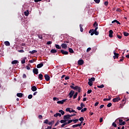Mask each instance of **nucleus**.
<instances>
[{
	"mask_svg": "<svg viewBox=\"0 0 129 129\" xmlns=\"http://www.w3.org/2000/svg\"><path fill=\"white\" fill-rule=\"evenodd\" d=\"M70 87H71V88L72 89H73L74 90L77 91L79 93L81 92L82 89L79 86H76L75 87H74L71 85V86H70Z\"/></svg>",
	"mask_w": 129,
	"mask_h": 129,
	"instance_id": "1",
	"label": "nucleus"
},
{
	"mask_svg": "<svg viewBox=\"0 0 129 129\" xmlns=\"http://www.w3.org/2000/svg\"><path fill=\"white\" fill-rule=\"evenodd\" d=\"M120 100V97L118 96L115 98H113V99H112V102H113L114 103H116L119 101Z\"/></svg>",
	"mask_w": 129,
	"mask_h": 129,
	"instance_id": "2",
	"label": "nucleus"
},
{
	"mask_svg": "<svg viewBox=\"0 0 129 129\" xmlns=\"http://www.w3.org/2000/svg\"><path fill=\"white\" fill-rule=\"evenodd\" d=\"M71 117H70V114H67L66 115H64L63 119L66 120H69V119H71Z\"/></svg>",
	"mask_w": 129,
	"mask_h": 129,
	"instance_id": "3",
	"label": "nucleus"
},
{
	"mask_svg": "<svg viewBox=\"0 0 129 129\" xmlns=\"http://www.w3.org/2000/svg\"><path fill=\"white\" fill-rule=\"evenodd\" d=\"M113 53H114L113 59H118L119 56V54L116 53L115 52H114V51H113Z\"/></svg>",
	"mask_w": 129,
	"mask_h": 129,
	"instance_id": "4",
	"label": "nucleus"
},
{
	"mask_svg": "<svg viewBox=\"0 0 129 129\" xmlns=\"http://www.w3.org/2000/svg\"><path fill=\"white\" fill-rule=\"evenodd\" d=\"M74 94H75V91H73V90H71V91L70 92L69 94V98H72L73 96V95H74Z\"/></svg>",
	"mask_w": 129,
	"mask_h": 129,
	"instance_id": "5",
	"label": "nucleus"
},
{
	"mask_svg": "<svg viewBox=\"0 0 129 129\" xmlns=\"http://www.w3.org/2000/svg\"><path fill=\"white\" fill-rule=\"evenodd\" d=\"M68 100V99H64L62 100H60V101H58L57 102V104H63L64 102H66V101Z\"/></svg>",
	"mask_w": 129,
	"mask_h": 129,
	"instance_id": "6",
	"label": "nucleus"
},
{
	"mask_svg": "<svg viewBox=\"0 0 129 129\" xmlns=\"http://www.w3.org/2000/svg\"><path fill=\"white\" fill-rule=\"evenodd\" d=\"M78 63L79 66H82L84 63L83 59H80L78 61Z\"/></svg>",
	"mask_w": 129,
	"mask_h": 129,
	"instance_id": "7",
	"label": "nucleus"
},
{
	"mask_svg": "<svg viewBox=\"0 0 129 129\" xmlns=\"http://www.w3.org/2000/svg\"><path fill=\"white\" fill-rule=\"evenodd\" d=\"M119 125H124L125 122L124 121H123L122 119H119Z\"/></svg>",
	"mask_w": 129,
	"mask_h": 129,
	"instance_id": "8",
	"label": "nucleus"
},
{
	"mask_svg": "<svg viewBox=\"0 0 129 129\" xmlns=\"http://www.w3.org/2000/svg\"><path fill=\"white\" fill-rule=\"evenodd\" d=\"M89 34H91V36H93L94 34L95 35L97 36L98 34H99V32L98 31H94V32H91V33H89Z\"/></svg>",
	"mask_w": 129,
	"mask_h": 129,
	"instance_id": "9",
	"label": "nucleus"
},
{
	"mask_svg": "<svg viewBox=\"0 0 129 129\" xmlns=\"http://www.w3.org/2000/svg\"><path fill=\"white\" fill-rule=\"evenodd\" d=\"M44 77L46 81H49L50 80V77L49 75L47 74L44 75Z\"/></svg>",
	"mask_w": 129,
	"mask_h": 129,
	"instance_id": "10",
	"label": "nucleus"
},
{
	"mask_svg": "<svg viewBox=\"0 0 129 129\" xmlns=\"http://www.w3.org/2000/svg\"><path fill=\"white\" fill-rule=\"evenodd\" d=\"M60 53H61L63 55H68L69 54L68 51H64L63 49L60 50Z\"/></svg>",
	"mask_w": 129,
	"mask_h": 129,
	"instance_id": "11",
	"label": "nucleus"
},
{
	"mask_svg": "<svg viewBox=\"0 0 129 129\" xmlns=\"http://www.w3.org/2000/svg\"><path fill=\"white\" fill-rule=\"evenodd\" d=\"M33 73H34V74L35 75H38V69L35 68V69H33Z\"/></svg>",
	"mask_w": 129,
	"mask_h": 129,
	"instance_id": "12",
	"label": "nucleus"
},
{
	"mask_svg": "<svg viewBox=\"0 0 129 129\" xmlns=\"http://www.w3.org/2000/svg\"><path fill=\"white\" fill-rule=\"evenodd\" d=\"M61 47L64 49H66L68 48V45L66 43H62L61 45Z\"/></svg>",
	"mask_w": 129,
	"mask_h": 129,
	"instance_id": "13",
	"label": "nucleus"
},
{
	"mask_svg": "<svg viewBox=\"0 0 129 129\" xmlns=\"http://www.w3.org/2000/svg\"><path fill=\"white\" fill-rule=\"evenodd\" d=\"M113 31L112 30H109V37L110 38L113 37Z\"/></svg>",
	"mask_w": 129,
	"mask_h": 129,
	"instance_id": "14",
	"label": "nucleus"
},
{
	"mask_svg": "<svg viewBox=\"0 0 129 129\" xmlns=\"http://www.w3.org/2000/svg\"><path fill=\"white\" fill-rule=\"evenodd\" d=\"M98 29V27H96L95 29H91L89 31V33H91V32H97V29Z\"/></svg>",
	"mask_w": 129,
	"mask_h": 129,
	"instance_id": "15",
	"label": "nucleus"
},
{
	"mask_svg": "<svg viewBox=\"0 0 129 129\" xmlns=\"http://www.w3.org/2000/svg\"><path fill=\"white\" fill-rule=\"evenodd\" d=\"M53 116H54V117H57L58 116L60 117L61 116V114L58 112H57L56 114L53 115Z\"/></svg>",
	"mask_w": 129,
	"mask_h": 129,
	"instance_id": "16",
	"label": "nucleus"
},
{
	"mask_svg": "<svg viewBox=\"0 0 129 129\" xmlns=\"http://www.w3.org/2000/svg\"><path fill=\"white\" fill-rule=\"evenodd\" d=\"M43 66V64L42 62H41V63L37 65V69H40V68H41Z\"/></svg>",
	"mask_w": 129,
	"mask_h": 129,
	"instance_id": "17",
	"label": "nucleus"
},
{
	"mask_svg": "<svg viewBox=\"0 0 129 129\" xmlns=\"http://www.w3.org/2000/svg\"><path fill=\"white\" fill-rule=\"evenodd\" d=\"M23 95V94L22 93H18L17 94V96L19 98H22Z\"/></svg>",
	"mask_w": 129,
	"mask_h": 129,
	"instance_id": "18",
	"label": "nucleus"
},
{
	"mask_svg": "<svg viewBox=\"0 0 129 129\" xmlns=\"http://www.w3.org/2000/svg\"><path fill=\"white\" fill-rule=\"evenodd\" d=\"M31 90L33 92H35V91H37V88L36 86H32V88H31Z\"/></svg>",
	"mask_w": 129,
	"mask_h": 129,
	"instance_id": "19",
	"label": "nucleus"
},
{
	"mask_svg": "<svg viewBox=\"0 0 129 129\" xmlns=\"http://www.w3.org/2000/svg\"><path fill=\"white\" fill-rule=\"evenodd\" d=\"M38 78H39V79L40 80H43V76L42 74H40L39 75H38Z\"/></svg>",
	"mask_w": 129,
	"mask_h": 129,
	"instance_id": "20",
	"label": "nucleus"
},
{
	"mask_svg": "<svg viewBox=\"0 0 129 129\" xmlns=\"http://www.w3.org/2000/svg\"><path fill=\"white\" fill-rule=\"evenodd\" d=\"M95 81V78L94 77H92L91 79H89V82H93Z\"/></svg>",
	"mask_w": 129,
	"mask_h": 129,
	"instance_id": "21",
	"label": "nucleus"
},
{
	"mask_svg": "<svg viewBox=\"0 0 129 129\" xmlns=\"http://www.w3.org/2000/svg\"><path fill=\"white\" fill-rule=\"evenodd\" d=\"M69 51L71 53H74V50H73V48H69Z\"/></svg>",
	"mask_w": 129,
	"mask_h": 129,
	"instance_id": "22",
	"label": "nucleus"
},
{
	"mask_svg": "<svg viewBox=\"0 0 129 129\" xmlns=\"http://www.w3.org/2000/svg\"><path fill=\"white\" fill-rule=\"evenodd\" d=\"M83 27V26L82 24L80 25L81 32H83V31H84V29H83V28H82Z\"/></svg>",
	"mask_w": 129,
	"mask_h": 129,
	"instance_id": "23",
	"label": "nucleus"
},
{
	"mask_svg": "<svg viewBox=\"0 0 129 129\" xmlns=\"http://www.w3.org/2000/svg\"><path fill=\"white\" fill-rule=\"evenodd\" d=\"M57 52V50L56 49H52L50 51V53H55Z\"/></svg>",
	"mask_w": 129,
	"mask_h": 129,
	"instance_id": "24",
	"label": "nucleus"
},
{
	"mask_svg": "<svg viewBox=\"0 0 129 129\" xmlns=\"http://www.w3.org/2000/svg\"><path fill=\"white\" fill-rule=\"evenodd\" d=\"M19 63V61L18 60H14V61H12V64H17Z\"/></svg>",
	"mask_w": 129,
	"mask_h": 129,
	"instance_id": "25",
	"label": "nucleus"
},
{
	"mask_svg": "<svg viewBox=\"0 0 129 129\" xmlns=\"http://www.w3.org/2000/svg\"><path fill=\"white\" fill-rule=\"evenodd\" d=\"M5 45L7 46H9L10 45L9 41L5 42Z\"/></svg>",
	"mask_w": 129,
	"mask_h": 129,
	"instance_id": "26",
	"label": "nucleus"
},
{
	"mask_svg": "<svg viewBox=\"0 0 129 129\" xmlns=\"http://www.w3.org/2000/svg\"><path fill=\"white\" fill-rule=\"evenodd\" d=\"M68 120H67L66 119H62L60 120V121H59V122H60V123H64V122H66V121H67Z\"/></svg>",
	"mask_w": 129,
	"mask_h": 129,
	"instance_id": "27",
	"label": "nucleus"
},
{
	"mask_svg": "<svg viewBox=\"0 0 129 129\" xmlns=\"http://www.w3.org/2000/svg\"><path fill=\"white\" fill-rule=\"evenodd\" d=\"M24 14H25L26 17H27L29 15V11H27V12L25 11V12H24Z\"/></svg>",
	"mask_w": 129,
	"mask_h": 129,
	"instance_id": "28",
	"label": "nucleus"
},
{
	"mask_svg": "<svg viewBox=\"0 0 129 129\" xmlns=\"http://www.w3.org/2000/svg\"><path fill=\"white\" fill-rule=\"evenodd\" d=\"M78 92L75 93V94L74 95V96H73V99H74L77 98V96H78Z\"/></svg>",
	"mask_w": 129,
	"mask_h": 129,
	"instance_id": "29",
	"label": "nucleus"
},
{
	"mask_svg": "<svg viewBox=\"0 0 129 129\" xmlns=\"http://www.w3.org/2000/svg\"><path fill=\"white\" fill-rule=\"evenodd\" d=\"M98 88L102 89L104 87V85L103 84H101L100 86H97Z\"/></svg>",
	"mask_w": 129,
	"mask_h": 129,
	"instance_id": "30",
	"label": "nucleus"
},
{
	"mask_svg": "<svg viewBox=\"0 0 129 129\" xmlns=\"http://www.w3.org/2000/svg\"><path fill=\"white\" fill-rule=\"evenodd\" d=\"M43 123L46 124H48V123H49V120H48V119L44 120Z\"/></svg>",
	"mask_w": 129,
	"mask_h": 129,
	"instance_id": "31",
	"label": "nucleus"
},
{
	"mask_svg": "<svg viewBox=\"0 0 129 129\" xmlns=\"http://www.w3.org/2000/svg\"><path fill=\"white\" fill-rule=\"evenodd\" d=\"M123 35L126 36V37H127V36H129V33H127L126 32H123Z\"/></svg>",
	"mask_w": 129,
	"mask_h": 129,
	"instance_id": "32",
	"label": "nucleus"
},
{
	"mask_svg": "<svg viewBox=\"0 0 129 129\" xmlns=\"http://www.w3.org/2000/svg\"><path fill=\"white\" fill-rule=\"evenodd\" d=\"M37 36L38 37V38H39V39H43L42 35H41V34H38V35H37Z\"/></svg>",
	"mask_w": 129,
	"mask_h": 129,
	"instance_id": "33",
	"label": "nucleus"
},
{
	"mask_svg": "<svg viewBox=\"0 0 129 129\" xmlns=\"http://www.w3.org/2000/svg\"><path fill=\"white\" fill-rule=\"evenodd\" d=\"M55 48H56L58 49H61V46H60L58 44H55Z\"/></svg>",
	"mask_w": 129,
	"mask_h": 129,
	"instance_id": "34",
	"label": "nucleus"
},
{
	"mask_svg": "<svg viewBox=\"0 0 129 129\" xmlns=\"http://www.w3.org/2000/svg\"><path fill=\"white\" fill-rule=\"evenodd\" d=\"M111 100V98H104L103 99V101H110Z\"/></svg>",
	"mask_w": 129,
	"mask_h": 129,
	"instance_id": "35",
	"label": "nucleus"
},
{
	"mask_svg": "<svg viewBox=\"0 0 129 129\" xmlns=\"http://www.w3.org/2000/svg\"><path fill=\"white\" fill-rule=\"evenodd\" d=\"M35 53H37V50H34L33 51H30V53H31V54H34Z\"/></svg>",
	"mask_w": 129,
	"mask_h": 129,
	"instance_id": "36",
	"label": "nucleus"
},
{
	"mask_svg": "<svg viewBox=\"0 0 129 129\" xmlns=\"http://www.w3.org/2000/svg\"><path fill=\"white\" fill-rule=\"evenodd\" d=\"M59 112H60L62 115H63L64 114H65V112L62 110H59Z\"/></svg>",
	"mask_w": 129,
	"mask_h": 129,
	"instance_id": "37",
	"label": "nucleus"
},
{
	"mask_svg": "<svg viewBox=\"0 0 129 129\" xmlns=\"http://www.w3.org/2000/svg\"><path fill=\"white\" fill-rule=\"evenodd\" d=\"M54 124V120L51 121L50 122H49L48 125H51Z\"/></svg>",
	"mask_w": 129,
	"mask_h": 129,
	"instance_id": "38",
	"label": "nucleus"
},
{
	"mask_svg": "<svg viewBox=\"0 0 129 129\" xmlns=\"http://www.w3.org/2000/svg\"><path fill=\"white\" fill-rule=\"evenodd\" d=\"M73 121L74 122V123L76 124L78 121H79V119H73Z\"/></svg>",
	"mask_w": 129,
	"mask_h": 129,
	"instance_id": "39",
	"label": "nucleus"
},
{
	"mask_svg": "<svg viewBox=\"0 0 129 129\" xmlns=\"http://www.w3.org/2000/svg\"><path fill=\"white\" fill-rule=\"evenodd\" d=\"M86 110H87V108H84V109H82L81 110V112L84 113V112L86 111Z\"/></svg>",
	"mask_w": 129,
	"mask_h": 129,
	"instance_id": "40",
	"label": "nucleus"
},
{
	"mask_svg": "<svg viewBox=\"0 0 129 129\" xmlns=\"http://www.w3.org/2000/svg\"><path fill=\"white\" fill-rule=\"evenodd\" d=\"M71 109V108H67L66 110V112H69L70 113H71V111L70 110Z\"/></svg>",
	"mask_w": 129,
	"mask_h": 129,
	"instance_id": "41",
	"label": "nucleus"
},
{
	"mask_svg": "<svg viewBox=\"0 0 129 129\" xmlns=\"http://www.w3.org/2000/svg\"><path fill=\"white\" fill-rule=\"evenodd\" d=\"M88 85H89L90 86H93V82H88Z\"/></svg>",
	"mask_w": 129,
	"mask_h": 129,
	"instance_id": "42",
	"label": "nucleus"
},
{
	"mask_svg": "<svg viewBox=\"0 0 129 129\" xmlns=\"http://www.w3.org/2000/svg\"><path fill=\"white\" fill-rule=\"evenodd\" d=\"M79 121H84V118L83 117H80V119H78Z\"/></svg>",
	"mask_w": 129,
	"mask_h": 129,
	"instance_id": "43",
	"label": "nucleus"
},
{
	"mask_svg": "<svg viewBox=\"0 0 129 129\" xmlns=\"http://www.w3.org/2000/svg\"><path fill=\"white\" fill-rule=\"evenodd\" d=\"M53 101H58L59 100V98H56V97H53Z\"/></svg>",
	"mask_w": 129,
	"mask_h": 129,
	"instance_id": "44",
	"label": "nucleus"
},
{
	"mask_svg": "<svg viewBox=\"0 0 129 129\" xmlns=\"http://www.w3.org/2000/svg\"><path fill=\"white\" fill-rule=\"evenodd\" d=\"M94 2L96 3V4H98L100 2V0H94Z\"/></svg>",
	"mask_w": 129,
	"mask_h": 129,
	"instance_id": "45",
	"label": "nucleus"
},
{
	"mask_svg": "<svg viewBox=\"0 0 129 129\" xmlns=\"http://www.w3.org/2000/svg\"><path fill=\"white\" fill-rule=\"evenodd\" d=\"M25 59H27L26 57H25L24 59H23L22 61H21V63L25 64Z\"/></svg>",
	"mask_w": 129,
	"mask_h": 129,
	"instance_id": "46",
	"label": "nucleus"
},
{
	"mask_svg": "<svg viewBox=\"0 0 129 129\" xmlns=\"http://www.w3.org/2000/svg\"><path fill=\"white\" fill-rule=\"evenodd\" d=\"M93 26L95 27H98V24L97 22H94V24H93Z\"/></svg>",
	"mask_w": 129,
	"mask_h": 129,
	"instance_id": "47",
	"label": "nucleus"
},
{
	"mask_svg": "<svg viewBox=\"0 0 129 129\" xmlns=\"http://www.w3.org/2000/svg\"><path fill=\"white\" fill-rule=\"evenodd\" d=\"M91 92H92V90H88L87 93L88 94H90Z\"/></svg>",
	"mask_w": 129,
	"mask_h": 129,
	"instance_id": "48",
	"label": "nucleus"
},
{
	"mask_svg": "<svg viewBox=\"0 0 129 129\" xmlns=\"http://www.w3.org/2000/svg\"><path fill=\"white\" fill-rule=\"evenodd\" d=\"M52 41H47V42L46 43V44H47V45H50V44H52Z\"/></svg>",
	"mask_w": 129,
	"mask_h": 129,
	"instance_id": "49",
	"label": "nucleus"
},
{
	"mask_svg": "<svg viewBox=\"0 0 129 129\" xmlns=\"http://www.w3.org/2000/svg\"><path fill=\"white\" fill-rule=\"evenodd\" d=\"M112 126H114V127H116V126H117V125L115 122L112 123Z\"/></svg>",
	"mask_w": 129,
	"mask_h": 129,
	"instance_id": "50",
	"label": "nucleus"
},
{
	"mask_svg": "<svg viewBox=\"0 0 129 129\" xmlns=\"http://www.w3.org/2000/svg\"><path fill=\"white\" fill-rule=\"evenodd\" d=\"M111 106H112V104H111V103H109V104H107V107L108 108H109V107H110Z\"/></svg>",
	"mask_w": 129,
	"mask_h": 129,
	"instance_id": "51",
	"label": "nucleus"
},
{
	"mask_svg": "<svg viewBox=\"0 0 129 129\" xmlns=\"http://www.w3.org/2000/svg\"><path fill=\"white\" fill-rule=\"evenodd\" d=\"M28 98L29 99H31L32 98V95H28Z\"/></svg>",
	"mask_w": 129,
	"mask_h": 129,
	"instance_id": "52",
	"label": "nucleus"
},
{
	"mask_svg": "<svg viewBox=\"0 0 129 129\" xmlns=\"http://www.w3.org/2000/svg\"><path fill=\"white\" fill-rule=\"evenodd\" d=\"M63 43H70V44L72 45L71 44V43L70 42V41H63Z\"/></svg>",
	"mask_w": 129,
	"mask_h": 129,
	"instance_id": "53",
	"label": "nucleus"
},
{
	"mask_svg": "<svg viewBox=\"0 0 129 129\" xmlns=\"http://www.w3.org/2000/svg\"><path fill=\"white\" fill-rule=\"evenodd\" d=\"M70 78L69 76H67L64 78V80H70Z\"/></svg>",
	"mask_w": 129,
	"mask_h": 129,
	"instance_id": "54",
	"label": "nucleus"
},
{
	"mask_svg": "<svg viewBox=\"0 0 129 129\" xmlns=\"http://www.w3.org/2000/svg\"><path fill=\"white\" fill-rule=\"evenodd\" d=\"M117 37L119 39H121L122 38V36L117 35Z\"/></svg>",
	"mask_w": 129,
	"mask_h": 129,
	"instance_id": "55",
	"label": "nucleus"
},
{
	"mask_svg": "<svg viewBox=\"0 0 129 129\" xmlns=\"http://www.w3.org/2000/svg\"><path fill=\"white\" fill-rule=\"evenodd\" d=\"M91 50V47H89L87 49V52H88L89 51H90V50Z\"/></svg>",
	"mask_w": 129,
	"mask_h": 129,
	"instance_id": "56",
	"label": "nucleus"
},
{
	"mask_svg": "<svg viewBox=\"0 0 129 129\" xmlns=\"http://www.w3.org/2000/svg\"><path fill=\"white\" fill-rule=\"evenodd\" d=\"M82 122H83V121H81L80 123L77 124L78 126H80V127L81 126Z\"/></svg>",
	"mask_w": 129,
	"mask_h": 129,
	"instance_id": "57",
	"label": "nucleus"
},
{
	"mask_svg": "<svg viewBox=\"0 0 129 129\" xmlns=\"http://www.w3.org/2000/svg\"><path fill=\"white\" fill-rule=\"evenodd\" d=\"M26 70H31V68H30V67H29V66H27L26 67Z\"/></svg>",
	"mask_w": 129,
	"mask_h": 129,
	"instance_id": "58",
	"label": "nucleus"
},
{
	"mask_svg": "<svg viewBox=\"0 0 129 129\" xmlns=\"http://www.w3.org/2000/svg\"><path fill=\"white\" fill-rule=\"evenodd\" d=\"M38 118H39V119H42V118H43V116L41 115H39L38 116Z\"/></svg>",
	"mask_w": 129,
	"mask_h": 129,
	"instance_id": "59",
	"label": "nucleus"
},
{
	"mask_svg": "<svg viewBox=\"0 0 129 129\" xmlns=\"http://www.w3.org/2000/svg\"><path fill=\"white\" fill-rule=\"evenodd\" d=\"M18 52L20 53H24V50H18Z\"/></svg>",
	"mask_w": 129,
	"mask_h": 129,
	"instance_id": "60",
	"label": "nucleus"
},
{
	"mask_svg": "<svg viewBox=\"0 0 129 129\" xmlns=\"http://www.w3.org/2000/svg\"><path fill=\"white\" fill-rule=\"evenodd\" d=\"M104 5H105V6H108V2H105V3H104Z\"/></svg>",
	"mask_w": 129,
	"mask_h": 129,
	"instance_id": "61",
	"label": "nucleus"
},
{
	"mask_svg": "<svg viewBox=\"0 0 129 129\" xmlns=\"http://www.w3.org/2000/svg\"><path fill=\"white\" fill-rule=\"evenodd\" d=\"M78 125L77 124H75V125H73L72 127H73V128H75L78 127Z\"/></svg>",
	"mask_w": 129,
	"mask_h": 129,
	"instance_id": "62",
	"label": "nucleus"
},
{
	"mask_svg": "<svg viewBox=\"0 0 129 129\" xmlns=\"http://www.w3.org/2000/svg\"><path fill=\"white\" fill-rule=\"evenodd\" d=\"M51 128H52V126H48L47 128H46L45 129H51Z\"/></svg>",
	"mask_w": 129,
	"mask_h": 129,
	"instance_id": "63",
	"label": "nucleus"
},
{
	"mask_svg": "<svg viewBox=\"0 0 129 129\" xmlns=\"http://www.w3.org/2000/svg\"><path fill=\"white\" fill-rule=\"evenodd\" d=\"M102 121H103V118H100V122H102Z\"/></svg>",
	"mask_w": 129,
	"mask_h": 129,
	"instance_id": "64",
	"label": "nucleus"
}]
</instances>
